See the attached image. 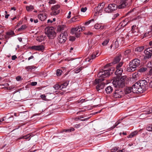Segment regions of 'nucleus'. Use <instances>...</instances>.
Wrapping results in <instances>:
<instances>
[{"instance_id":"f257e3e1","label":"nucleus","mask_w":152,"mask_h":152,"mask_svg":"<svg viewBox=\"0 0 152 152\" xmlns=\"http://www.w3.org/2000/svg\"><path fill=\"white\" fill-rule=\"evenodd\" d=\"M148 86V80L146 79L139 80L133 85L134 91L136 93H142L147 89Z\"/></svg>"},{"instance_id":"f03ea898","label":"nucleus","mask_w":152,"mask_h":152,"mask_svg":"<svg viewBox=\"0 0 152 152\" xmlns=\"http://www.w3.org/2000/svg\"><path fill=\"white\" fill-rule=\"evenodd\" d=\"M125 76H123L120 79L116 78L114 79L113 83L114 86L116 88H122L125 86Z\"/></svg>"},{"instance_id":"7ed1b4c3","label":"nucleus","mask_w":152,"mask_h":152,"mask_svg":"<svg viewBox=\"0 0 152 152\" xmlns=\"http://www.w3.org/2000/svg\"><path fill=\"white\" fill-rule=\"evenodd\" d=\"M140 63V60L138 58H135L133 59L129 63V67L127 68V71L129 72L135 71L137 68L139 66Z\"/></svg>"},{"instance_id":"20e7f679","label":"nucleus","mask_w":152,"mask_h":152,"mask_svg":"<svg viewBox=\"0 0 152 152\" xmlns=\"http://www.w3.org/2000/svg\"><path fill=\"white\" fill-rule=\"evenodd\" d=\"M45 33L47 36L51 39L53 38L56 36L54 28L53 27H48L45 28Z\"/></svg>"},{"instance_id":"39448f33","label":"nucleus","mask_w":152,"mask_h":152,"mask_svg":"<svg viewBox=\"0 0 152 152\" xmlns=\"http://www.w3.org/2000/svg\"><path fill=\"white\" fill-rule=\"evenodd\" d=\"M117 8V5L114 4H109L108 7H106L104 10V11L108 13H110L115 11Z\"/></svg>"},{"instance_id":"423d86ee","label":"nucleus","mask_w":152,"mask_h":152,"mask_svg":"<svg viewBox=\"0 0 152 152\" xmlns=\"http://www.w3.org/2000/svg\"><path fill=\"white\" fill-rule=\"evenodd\" d=\"M60 6L58 5L53 6L51 8L52 12L50 13L51 15H55L58 14L60 12Z\"/></svg>"},{"instance_id":"0eeeda50","label":"nucleus","mask_w":152,"mask_h":152,"mask_svg":"<svg viewBox=\"0 0 152 152\" xmlns=\"http://www.w3.org/2000/svg\"><path fill=\"white\" fill-rule=\"evenodd\" d=\"M110 75V73L107 69H102L98 74V76L102 78L106 77Z\"/></svg>"},{"instance_id":"6e6552de","label":"nucleus","mask_w":152,"mask_h":152,"mask_svg":"<svg viewBox=\"0 0 152 152\" xmlns=\"http://www.w3.org/2000/svg\"><path fill=\"white\" fill-rule=\"evenodd\" d=\"M123 64V62H121L118 64L116 66V71L115 72V74L117 75H120L123 72V69L121 67Z\"/></svg>"},{"instance_id":"1a4fd4ad","label":"nucleus","mask_w":152,"mask_h":152,"mask_svg":"<svg viewBox=\"0 0 152 152\" xmlns=\"http://www.w3.org/2000/svg\"><path fill=\"white\" fill-rule=\"evenodd\" d=\"M104 79L103 78L99 79L97 80L96 79V83H99V84L96 86V88L97 91H99L100 89H102L104 88V84L102 82L99 83L100 82H101Z\"/></svg>"},{"instance_id":"9d476101","label":"nucleus","mask_w":152,"mask_h":152,"mask_svg":"<svg viewBox=\"0 0 152 152\" xmlns=\"http://www.w3.org/2000/svg\"><path fill=\"white\" fill-rule=\"evenodd\" d=\"M124 95V92L120 89L116 90L114 93L113 96L115 98H121Z\"/></svg>"},{"instance_id":"9b49d317","label":"nucleus","mask_w":152,"mask_h":152,"mask_svg":"<svg viewBox=\"0 0 152 152\" xmlns=\"http://www.w3.org/2000/svg\"><path fill=\"white\" fill-rule=\"evenodd\" d=\"M131 2V0H122L118 6L119 9H122L127 6Z\"/></svg>"},{"instance_id":"f8f14e48","label":"nucleus","mask_w":152,"mask_h":152,"mask_svg":"<svg viewBox=\"0 0 152 152\" xmlns=\"http://www.w3.org/2000/svg\"><path fill=\"white\" fill-rule=\"evenodd\" d=\"M66 39V35L64 33H62L60 34L58 38V40L59 43H64Z\"/></svg>"},{"instance_id":"ddd939ff","label":"nucleus","mask_w":152,"mask_h":152,"mask_svg":"<svg viewBox=\"0 0 152 152\" xmlns=\"http://www.w3.org/2000/svg\"><path fill=\"white\" fill-rule=\"evenodd\" d=\"M99 51L97 50L93 53L87 59V61L89 62L92 61H91V60L94 59L96 57L98 56L99 55Z\"/></svg>"},{"instance_id":"4468645a","label":"nucleus","mask_w":152,"mask_h":152,"mask_svg":"<svg viewBox=\"0 0 152 152\" xmlns=\"http://www.w3.org/2000/svg\"><path fill=\"white\" fill-rule=\"evenodd\" d=\"M31 48L32 50L39 51H43L44 49V47L42 45H35L31 47Z\"/></svg>"},{"instance_id":"2eb2a0df","label":"nucleus","mask_w":152,"mask_h":152,"mask_svg":"<svg viewBox=\"0 0 152 152\" xmlns=\"http://www.w3.org/2000/svg\"><path fill=\"white\" fill-rule=\"evenodd\" d=\"M133 88V85L132 87H128L126 88L125 90L124 93L125 94H129L132 92L133 93H136L134 92V89Z\"/></svg>"},{"instance_id":"dca6fc26","label":"nucleus","mask_w":152,"mask_h":152,"mask_svg":"<svg viewBox=\"0 0 152 152\" xmlns=\"http://www.w3.org/2000/svg\"><path fill=\"white\" fill-rule=\"evenodd\" d=\"M39 19L41 21L44 20L47 18V16L45 13H40L38 15Z\"/></svg>"},{"instance_id":"f3484780","label":"nucleus","mask_w":152,"mask_h":152,"mask_svg":"<svg viewBox=\"0 0 152 152\" xmlns=\"http://www.w3.org/2000/svg\"><path fill=\"white\" fill-rule=\"evenodd\" d=\"M80 26H78L76 28H72L71 30V33L74 34L76 32H80Z\"/></svg>"},{"instance_id":"a211bd4d","label":"nucleus","mask_w":152,"mask_h":152,"mask_svg":"<svg viewBox=\"0 0 152 152\" xmlns=\"http://www.w3.org/2000/svg\"><path fill=\"white\" fill-rule=\"evenodd\" d=\"M102 8H101V6L100 4H99L98 6L95 8V10H96V12H95V14H97L100 13L102 12Z\"/></svg>"},{"instance_id":"6ab92c4d","label":"nucleus","mask_w":152,"mask_h":152,"mask_svg":"<svg viewBox=\"0 0 152 152\" xmlns=\"http://www.w3.org/2000/svg\"><path fill=\"white\" fill-rule=\"evenodd\" d=\"M36 68V66H29L25 67V69L28 72H31L33 69Z\"/></svg>"},{"instance_id":"aec40b11","label":"nucleus","mask_w":152,"mask_h":152,"mask_svg":"<svg viewBox=\"0 0 152 152\" xmlns=\"http://www.w3.org/2000/svg\"><path fill=\"white\" fill-rule=\"evenodd\" d=\"M120 38H118L115 41V42H114L113 44V47L115 48H118L119 46V43L118 42H121V40L120 39Z\"/></svg>"},{"instance_id":"412c9836","label":"nucleus","mask_w":152,"mask_h":152,"mask_svg":"<svg viewBox=\"0 0 152 152\" xmlns=\"http://www.w3.org/2000/svg\"><path fill=\"white\" fill-rule=\"evenodd\" d=\"M127 19H126L124 20H123L119 24V26L122 27H124L126 25L128 22Z\"/></svg>"},{"instance_id":"4be33fe9","label":"nucleus","mask_w":152,"mask_h":152,"mask_svg":"<svg viewBox=\"0 0 152 152\" xmlns=\"http://www.w3.org/2000/svg\"><path fill=\"white\" fill-rule=\"evenodd\" d=\"M146 79L148 80V83H149L150 87L152 88V77L148 76L146 78Z\"/></svg>"},{"instance_id":"5701e85b","label":"nucleus","mask_w":152,"mask_h":152,"mask_svg":"<svg viewBox=\"0 0 152 152\" xmlns=\"http://www.w3.org/2000/svg\"><path fill=\"white\" fill-rule=\"evenodd\" d=\"M139 79V75L138 73L137 72H135L132 75V80H137Z\"/></svg>"},{"instance_id":"b1692460","label":"nucleus","mask_w":152,"mask_h":152,"mask_svg":"<svg viewBox=\"0 0 152 152\" xmlns=\"http://www.w3.org/2000/svg\"><path fill=\"white\" fill-rule=\"evenodd\" d=\"M31 136V135L30 134H28L27 135H25L24 136H22L20 137L18 139V140L22 139H25L26 140H29L30 139V137Z\"/></svg>"},{"instance_id":"393cba45","label":"nucleus","mask_w":152,"mask_h":152,"mask_svg":"<svg viewBox=\"0 0 152 152\" xmlns=\"http://www.w3.org/2000/svg\"><path fill=\"white\" fill-rule=\"evenodd\" d=\"M105 90L107 94H109L112 92L113 88L111 86H108L105 88Z\"/></svg>"},{"instance_id":"a878e982","label":"nucleus","mask_w":152,"mask_h":152,"mask_svg":"<svg viewBox=\"0 0 152 152\" xmlns=\"http://www.w3.org/2000/svg\"><path fill=\"white\" fill-rule=\"evenodd\" d=\"M121 56L120 55L119 56H117L114 59L113 62V64H115L116 63H117L118 62H119L120 61V60L121 59Z\"/></svg>"},{"instance_id":"bb28decb","label":"nucleus","mask_w":152,"mask_h":152,"mask_svg":"<svg viewBox=\"0 0 152 152\" xmlns=\"http://www.w3.org/2000/svg\"><path fill=\"white\" fill-rule=\"evenodd\" d=\"M144 53L145 54V58H149L151 56L152 53L150 52L147 51L146 50L144 51Z\"/></svg>"},{"instance_id":"cd10ccee","label":"nucleus","mask_w":152,"mask_h":152,"mask_svg":"<svg viewBox=\"0 0 152 152\" xmlns=\"http://www.w3.org/2000/svg\"><path fill=\"white\" fill-rule=\"evenodd\" d=\"M152 37V31H149L146 32L144 35V37H148L149 38Z\"/></svg>"},{"instance_id":"c85d7f7f","label":"nucleus","mask_w":152,"mask_h":152,"mask_svg":"<svg viewBox=\"0 0 152 152\" xmlns=\"http://www.w3.org/2000/svg\"><path fill=\"white\" fill-rule=\"evenodd\" d=\"M14 119V118L12 115H11L9 117L7 115V117L6 122L10 123Z\"/></svg>"},{"instance_id":"c756f323","label":"nucleus","mask_w":152,"mask_h":152,"mask_svg":"<svg viewBox=\"0 0 152 152\" xmlns=\"http://www.w3.org/2000/svg\"><path fill=\"white\" fill-rule=\"evenodd\" d=\"M15 34L14 33L13 31H7L6 33V38H9V36H12Z\"/></svg>"},{"instance_id":"7c9ffc66","label":"nucleus","mask_w":152,"mask_h":152,"mask_svg":"<svg viewBox=\"0 0 152 152\" xmlns=\"http://www.w3.org/2000/svg\"><path fill=\"white\" fill-rule=\"evenodd\" d=\"M68 83L67 82H65L63 84H61L60 85V89L61 90L63 88H65L68 85Z\"/></svg>"},{"instance_id":"2f4dec72","label":"nucleus","mask_w":152,"mask_h":152,"mask_svg":"<svg viewBox=\"0 0 152 152\" xmlns=\"http://www.w3.org/2000/svg\"><path fill=\"white\" fill-rule=\"evenodd\" d=\"M146 129L148 131L151 132L152 131V125L149 124L147 125L146 127Z\"/></svg>"},{"instance_id":"473e14b6","label":"nucleus","mask_w":152,"mask_h":152,"mask_svg":"<svg viewBox=\"0 0 152 152\" xmlns=\"http://www.w3.org/2000/svg\"><path fill=\"white\" fill-rule=\"evenodd\" d=\"M64 27L62 26H58L57 27V31L61 32L64 30Z\"/></svg>"},{"instance_id":"72a5a7b5","label":"nucleus","mask_w":152,"mask_h":152,"mask_svg":"<svg viewBox=\"0 0 152 152\" xmlns=\"http://www.w3.org/2000/svg\"><path fill=\"white\" fill-rule=\"evenodd\" d=\"M137 133L138 132L136 131L130 134V135H129L128 138H131L133 137L135 135H137Z\"/></svg>"},{"instance_id":"f704fd0d","label":"nucleus","mask_w":152,"mask_h":152,"mask_svg":"<svg viewBox=\"0 0 152 152\" xmlns=\"http://www.w3.org/2000/svg\"><path fill=\"white\" fill-rule=\"evenodd\" d=\"M144 49V48L143 46L135 48V51H137L139 52H140L142 51Z\"/></svg>"},{"instance_id":"c9c22d12","label":"nucleus","mask_w":152,"mask_h":152,"mask_svg":"<svg viewBox=\"0 0 152 152\" xmlns=\"http://www.w3.org/2000/svg\"><path fill=\"white\" fill-rule=\"evenodd\" d=\"M82 69V67H77L74 70V72L76 73H78Z\"/></svg>"},{"instance_id":"e433bc0d","label":"nucleus","mask_w":152,"mask_h":152,"mask_svg":"<svg viewBox=\"0 0 152 152\" xmlns=\"http://www.w3.org/2000/svg\"><path fill=\"white\" fill-rule=\"evenodd\" d=\"M34 9L32 5H30L26 7V9L28 11H31Z\"/></svg>"},{"instance_id":"4c0bfd02","label":"nucleus","mask_w":152,"mask_h":152,"mask_svg":"<svg viewBox=\"0 0 152 152\" xmlns=\"http://www.w3.org/2000/svg\"><path fill=\"white\" fill-rule=\"evenodd\" d=\"M147 66L148 68L152 69V61H149L147 64Z\"/></svg>"},{"instance_id":"58836bf2","label":"nucleus","mask_w":152,"mask_h":152,"mask_svg":"<svg viewBox=\"0 0 152 152\" xmlns=\"http://www.w3.org/2000/svg\"><path fill=\"white\" fill-rule=\"evenodd\" d=\"M121 122L120 121V120H118L117 122L115 123V124L111 127V129H113L115 128Z\"/></svg>"},{"instance_id":"ea45409f","label":"nucleus","mask_w":152,"mask_h":152,"mask_svg":"<svg viewBox=\"0 0 152 152\" xmlns=\"http://www.w3.org/2000/svg\"><path fill=\"white\" fill-rule=\"evenodd\" d=\"M101 27V25L100 24L97 23L94 26V28L96 29H99Z\"/></svg>"},{"instance_id":"a19ab883","label":"nucleus","mask_w":152,"mask_h":152,"mask_svg":"<svg viewBox=\"0 0 152 152\" xmlns=\"http://www.w3.org/2000/svg\"><path fill=\"white\" fill-rule=\"evenodd\" d=\"M62 72V71L60 69H57L56 71V75L58 76H60Z\"/></svg>"},{"instance_id":"79ce46f5","label":"nucleus","mask_w":152,"mask_h":152,"mask_svg":"<svg viewBox=\"0 0 152 152\" xmlns=\"http://www.w3.org/2000/svg\"><path fill=\"white\" fill-rule=\"evenodd\" d=\"M114 68L113 67H111L108 68L107 69V70H108L109 72L110 73V75L111 74H112L114 70Z\"/></svg>"},{"instance_id":"37998d69","label":"nucleus","mask_w":152,"mask_h":152,"mask_svg":"<svg viewBox=\"0 0 152 152\" xmlns=\"http://www.w3.org/2000/svg\"><path fill=\"white\" fill-rule=\"evenodd\" d=\"M26 26L25 25H22L21 27L19 28L18 29V31H20L24 29L27 28Z\"/></svg>"},{"instance_id":"c03bdc74","label":"nucleus","mask_w":152,"mask_h":152,"mask_svg":"<svg viewBox=\"0 0 152 152\" xmlns=\"http://www.w3.org/2000/svg\"><path fill=\"white\" fill-rule=\"evenodd\" d=\"M136 30V31H139V29L136 25L133 26L132 27V30Z\"/></svg>"},{"instance_id":"a18cd8bd","label":"nucleus","mask_w":152,"mask_h":152,"mask_svg":"<svg viewBox=\"0 0 152 152\" xmlns=\"http://www.w3.org/2000/svg\"><path fill=\"white\" fill-rule=\"evenodd\" d=\"M10 114V113H8L6 115V116L4 117L3 118L1 119L0 120V122H1L4 121H6L7 116L8 115Z\"/></svg>"},{"instance_id":"49530a36","label":"nucleus","mask_w":152,"mask_h":152,"mask_svg":"<svg viewBox=\"0 0 152 152\" xmlns=\"http://www.w3.org/2000/svg\"><path fill=\"white\" fill-rule=\"evenodd\" d=\"M60 86L58 84H56L55 85H54L53 87L55 89V90H57L58 89H60Z\"/></svg>"},{"instance_id":"de8ad7c7","label":"nucleus","mask_w":152,"mask_h":152,"mask_svg":"<svg viewBox=\"0 0 152 152\" xmlns=\"http://www.w3.org/2000/svg\"><path fill=\"white\" fill-rule=\"evenodd\" d=\"M109 42V39H106L102 43V45L103 46L107 44Z\"/></svg>"},{"instance_id":"09e8293b","label":"nucleus","mask_w":152,"mask_h":152,"mask_svg":"<svg viewBox=\"0 0 152 152\" xmlns=\"http://www.w3.org/2000/svg\"><path fill=\"white\" fill-rule=\"evenodd\" d=\"M94 19H92L90 20H89L88 21L86 22L85 23V25H88V24L90 23L91 21H94Z\"/></svg>"},{"instance_id":"8fccbe9b","label":"nucleus","mask_w":152,"mask_h":152,"mask_svg":"<svg viewBox=\"0 0 152 152\" xmlns=\"http://www.w3.org/2000/svg\"><path fill=\"white\" fill-rule=\"evenodd\" d=\"M23 119L24 120L26 119L28 117V114L25 113H23Z\"/></svg>"},{"instance_id":"3c124183","label":"nucleus","mask_w":152,"mask_h":152,"mask_svg":"<svg viewBox=\"0 0 152 152\" xmlns=\"http://www.w3.org/2000/svg\"><path fill=\"white\" fill-rule=\"evenodd\" d=\"M147 69L146 68L142 67L139 69V71L141 72H143L146 71Z\"/></svg>"},{"instance_id":"603ef678","label":"nucleus","mask_w":152,"mask_h":152,"mask_svg":"<svg viewBox=\"0 0 152 152\" xmlns=\"http://www.w3.org/2000/svg\"><path fill=\"white\" fill-rule=\"evenodd\" d=\"M118 148H117L116 147H114L111 150V152H115L116 151L118 150Z\"/></svg>"},{"instance_id":"864d4df0","label":"nucleus","mask_w":152,"mask_h":152,"mask_svg":"<svg viewBox=\"0 0 152 152\" xmlns=\"http://www.w3.org/2000/svg\"><path fill=\"white\" fill-rule=\"evenodd\" d=\"M16 80L18 81H19L23 80L21 77L19 76H18L16 78Z\"/></svg>"},{"instance_id":"5fc2aeb1","label":"nucleus","mask_w":152,"mask_h":152,"mask_svg":"<svg viewBox=\"0 0 152 152\" xmlns=\"http://www.w3.org/2000/svg\"><path fill=\"white\" fill-rule=\"evenodd\" d=\"M48 3L50 4H54L56 3V1L55 0H49Z\"/></svg>"},{"instance_id":"6e6d98bb","label":"nucleus","mask_w":152,"mask_h":152,"mask_svg":"<svg viewBox=\"0 0 152 152\" xmlns=\"http://www.w3.org/2000/svg\"><path fill=\"white\" fill-rule=\"evenodd\" d=\"M145 50L147 51L151 52V53L152 52V47H151L147 48Z\"/></svg>"},{"instance_id":"4d7b16f0","label":"nucleus","mask_w":152,"mask_h":152,"mask_svg":"<svg viewBox=\"0 0 152 152\" xmlns=\"http://www.w3.org/2000/svg\"><path fill=\"white\" fill-rule=\"evenodd\" d=\"M75 39V38L74 36H71L70 37L69 40L71 41H74Z\"/></svg>"},{"instance_id":"13d9d810","label":"nucleus","mask_w":152,"mask_h":152,"mask_svg":"<svg viewBox=\"0 0 152 152\" xmlns=\"http://www.w3.org/2000/svg\"><path fill=\"white\" fill-rule=\"evenodd\" d=\"M87 9L86 7L82 8L81 9V11L83 12H85L86 11Z\"/></svg>"},{"instance_id":"bf43d9fd","label":"nucleus","mask_w":152,"mask_h":152,"mask_svg":"<svg viewBox=\"0 0 152 152\" xmlns=\"http://www.w3.org/2000/svg\"><path fill=\"white\" fill-rule=\"evenodd\" d=\"M118 38H120L121 42H120L121 43H122V42L124 41V38L123 37H118Z\"/></svg>"},{"instance_id":"052dcab7","label":"nucleus","mask_w":152,"mask_h":152,"mask_svg":"<svg viewBox=\"0 0 152 152\" xmlns=\"http://www.w3.org/2000/svg\"><path fill=\"white\" fill-rule=\"evenodd\" d=\"M74 34H75L76 37H78L80 36V32H77L75 33H74Z\"/></svg>"},{"instance_id":"680f3d73","label":"nucleus","mask_w":152,"mask_h":152,"mask_svg":"<svg viewBox=\"0 0 152 152\" xmlns=\"http://www.w3.org/2000/svg\"><path fill=\"white\" fill-rule=\"evenodd\" d=\"M37 84V82H33L31 83V84L32 86H35Z\"/></svg>"},{"instance_id":"e2e57ef3","label":"nucleus","mask_w":152,"mask_h":152,"mask_svg":"<svg viewBox=\"0 0 152 152\" xmlns=\"http://www.w3.org/2000/svg\"><path fill=\"white\" fill-rule=\"evenodd\" d=\"M77 20H76V17H74L71 18V21L72 22H75Z\"/></svg>"},{"instance_id":"0e129e2a","label":"nucleus","mask_w":152,"mask_h":152,"mask_svg":"<svg viewBox=\"0 0 152 152\" xmlns=\"http://www.w3.org/2000/svg\"><path fill=\"white\" fill-rule=\"evenodd\" d=\"M92 32H85L84 33V34H85L87 35H91L92 34Z\"/></svg>"},{"instance_id":"69168bd1","label":"nucleus","mask_w":152,"mask_h":152,"mask_svg":"<svg viewBox=\"0 0 152 152\" xmlns=\"http://www.w3.org/2000/svg\"><path fill=\"white\" fill-rule=\"evenodd\" d=\"M130 52H131L130 50H127L125 51V54H128L129 53H130Z\"/></svg>"},{"instance_id":"338daca9","label":"nucleus","mask_w":152,"mask_h":152,"mask_svg":"<svg viewBox=\"0 0 152 152\" xmlns=\"http://www.w3.org/2000/svg\"><path fill=\"white\" fill-rule=\"evenodd\" d=\"M17 58V56L15 55L12 56V60H15Z\"/></svg>"},{"instance_id":"774afa93","label":"nucleus","mask_w":152,"mask_h":152,"mask_svg":"<svg viewBox=\"0 0 152 152\" xmlns=\"http://www.w3.org/2000/svg\"><path fill=\"white\" fill-rule=\"evenodd\" d=\"M100 4L101 6V8H102V9H103L105 5V3L104 2H103L101 3H100Z\"/></svg>"}]
</instances>
